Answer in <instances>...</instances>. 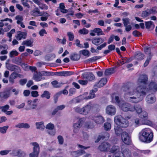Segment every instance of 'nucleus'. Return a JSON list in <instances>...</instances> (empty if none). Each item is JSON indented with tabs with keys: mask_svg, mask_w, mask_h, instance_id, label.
Returning <instances> with one entry per match:
<instances>
[{
	"mask_svg": "<svg viewBox=\"0 0 157 157\" xmlns=\"http://www.w3.org/2000/svg\"><path fill=\"white\" fill-rule=\"evenodd\" d=\"M121 90L126 92V94L129 95L130 97L127 100L133 103H137L141 101L148 91L147 88L145 86H139L136 89L133 84L131 83H128L123 86Z\"/></svg>",
	"mask_w": 157,
	"mask_h": 157,
	"instance_id": "obj_1",
	"label": "nucleus"
},
{
	"mask_svg": "<svg viewBox=\"0 0 157 157\" xmlns=\"http://www.w3.org/2000/svg\"><path fill=\"white\" fill-rule=\"evenodd\" d=\"M153 137L152 131L149 128L142 129L139 133V139L141 141L148 143L151 142Z\"/></svg>",
	"mask_w": 157,
	"mask_h": 157,
	"instance_id": "obj_2",
	"label": "nucleus"
},
{
	"mask_svg": "<svg viewBox=\"0 0 157 157\" xmlns=\"http://www.w3.org/2000/svg\"><path fill=\"white\" fill-rule=\"evenodd\" d=\"M114 120L117 124L123 128H126L129 125L128 121L122 117L121 115L115 117Z\"/></svg>",
	"mask_w": 157,
	"mask_h": 157,
	"instance_id": "obj_3",
	"label": "nucleus"
},
{
	"mask_svg": "<svg viewBox=\"0 0 157 157\" xmlns=\"http://www.w3.org/2000/svg\"><path fill=\"white\" fill-rule=\"evenodd\" d=\"M104 39L102 37H98V38H94L92 40V43L96 46H98L97 48L98 50H100L103 48L105 47L107 45L106 42H104Z\"/></svg>",
	"mask_w": 157,
	"mask_h": 157,
	"instance_id": "obj_4",
	"label": "nucleus"
},
{
	"mask_svg": "<svg viewBox=\"0 0 157 157\" xmlns=\"http://www.w3.org/2000/svg\"><path fill=\"white\" fill-rule=\"evenodd\" d=\"M121 138L122 142L126 144L129 145L132 142L131 137L126 132H123L121 133Z\"/></svg>",
	"mask_w": 157,
	"mask_h": 157,
	"instance_id": "obj_5",
	"label": "nucleus"
},
{
	"mask_svg": "<svg viewBox=\"0 0 157 157\" xmlns=\"http://www.w3.org/2000/svg\"><path fill=\"white\" fill-rule=\"evenodd\" d=\"M111 153L114 154L113 157H122L120 155V147L117 145H114L112 146L109 151ZM121 154V153L120 154Z\"/></svg>",
	"mask_w": 157,
	"mask_h": 157,
	"instance_id": "obj_6",
	"label": "nucleus"
},
{
	"mask_svg": "<svg viewBox=\"0 0 157 157\" xmlns=\"http://www.w3.org/2000/svg\"><path fill=\"white\" fill-rule=\"evenodd\" d=\"M33 146V151L29 154V157H35L37 156L40 152V147L36 142H33L32 143Z\"/></svg>",
	"mask_w": 157,
	"mask_h": 157,
	"instance_id": "obj_7",
	"label": "nucleus"
},
{
	"mask_svg": "<svg viewBox=\"0 0 157 157\" xmlns=\"http://www.w3.org/2000/svg\"><path fill=\"white\" fill-rule=\"evenodd\" d=\"M120 108L122 110L125 112H132L134 109L133 105L127 102L122 103L120 105Z\"/></svg>",
	"mask_w": 157,
	"mask_h": 157,
	"instance_id": "obj_8",
	"label": "nucleus"
},
{
	"mask_svg": "<svg viewBox=\"0 0 157 157\" xmlns=\"http://www.w3.org/2000/svg\"><path fill=\"white\" fill-rule=\"evenodd\" d=\"M83 122L84 121L83 119L82 118H80L78 119L77 122L74 124L73 127L74 128L73 132L74 133H77L78 132L79 129L81 127Z\"/></svg>",
	"mask_w": 157,
	"mask_h": 157,
	"instance_id": "obj_9",
	"label": "nucleus"
},
{
	"mask_svg": "<svg viewBox=\"0 0 157 157\" xmlns=\"http://www.w3.org/2000/svg\"><path fill=\"white\" fill-rule=\"evenodd\" d=\"M116 109L115 106L113 105L108 106L106 109V112L107 114L110 115H114L116 112Z\"/></svg>",
	"mask_w": 157,
	"mask_h": 157,
	"instance_id": "obj_10",
	"label": "nucleus"
},
{
	"mask_svg": "<svg viewBox=\"0 0 157 157\" xmlns=\"http://www.w3.org/2000/svg\"><path fill=\"white\" fill-rule=\"evenodd\" d=\"M110 146V144L108 143L104 142L99 146L98 149L101 151H106L109 149Z\"/></svg>",
	"mask_w": 157,
	"mask_h": 157,
	"instance_id": "obj_11",
	"label": "nucleus"
},
{
	"mask_svg": "<svg viewBox=\"0 0 157 157\" xmlns=\"http://www.w3.org/2000/svg\"><path fill=\"white\" fill-rule=\"evenodd\" d=\"M74 74V72L70 71H63L54 72V75L63 76H70Z\"/></svg>",
	"mask_w": 157,
	"mask_h": 157,
	"instance_id": "obj_12",
	"label": "nucleus"
},
{
	"mask_svg": "<svg viewBox=\"0 0 157 157\" xmlns=\"http://www.w3.org/2000/svg\"><path fill=\"white\" fill-rule=\"evenodd\" d=\"M148 80V77L146 75H140L138 79L139 82L144 85L147 83Z\"/></svg>",
	"mask_w": 157,
	"mask_h": 157,
	"instance_id": "obj_13",
	"label": "nucleus"
},
{
	"mask_svg": "<svg viewBox=\"0 0 157 157\" xmlns=\"http://www.w3.org/2000/svg\"><path fill=\"white\" fill-rule=\"evenodd\" d=\"M94 121L97 124H101L105 121L104 118L101 115L95 116L93 118Z\"/></svg>",
	"mask_w": 157,
	"mask_h": 157,
	"instance_id": "obj_14",
	"label": "nucleus"
},
{
	"mask_svg": "<svg viewBox=\"0 0 157 157\" xmlns=\"http://www.w3.org/2000/svg\"><path fill=\"white\" fill-rule=\"evenodd\" d=\"M7 68L12 71H16L19 72L20 69L18 66L12 64H8L6 66Z\"/></svg>",
	"mask_w": 157,
	"mask_h": 157,
	"instance_id": "obj_15",
	"label": "nucleus"
},
{
	"mask_svg": "<svg viewBox=\"0 0 157 157\" xmlns=\"http://www.w3.org/2000/svg\"><path fill=\"white\" fill-rule=\"evenodd\" d=\"M27 36V32H23L21 31H18L17 35L16 36L17 39L18 40H21V39H25Z\"/></svg>",
	"mask_w": 157,
	"mask_h": 157,
	"instance_id": "obj_16",
	"label": "nucleus"
},
{
	"mask_svg": "<svg viewBox=\"0 0 157 157\" xmlns=\"http://www.w3.org/2000/svg\"><path fill=\"white\" fill-rule=\"evenodd\" d=\"M112 100L113 102L119 104L121 101L117 93H114L111 95Z\"/></svg>",
	"mask_w": 157,
	"mask_h": 157,
	"instance_id": "obj_17",
	"label": "nucleus"
},
{
	"mask_svg": "<svg viewBox=\"0 0 157 157\" xmlns=\"http://www.w3.org/2000/svg\"><path fill=\"white\" fill-rule=\"evenodd\" d=\"M122 153L124 157H131V151L127 148H124L121 147Z\"/></svg>",
	"mask_w": 157,
	"mask_h": 157,
	"instance_id": "obj_18",
	"label": "nucleus"
},
{
	"mask_svg": "<svg viewBox=\"0 0 157 157\" xmlns=\"http://www.w3.org/2000/svg\"><path fill=\"white\" fill-rule=\"evenodd\" d=\"M144 55L140 52H137L134 55L135 59L137 60H141L144 58Z\"/></svg>",
	"mask_w": 157,
	"mask_h": 157,
	"instance_id": "obj_19",
	"label": "nucleus"
},
{
	"mask_svg": "<svg viewBox=\"0 0 157 157\" xmlns=\"http://www.w3.org/2000/svg\"><path fill=\"white\" fill-rule=\"evenodd\" d=\"M85 153V151L82 150H79L71 152V155L74 157H78Z\"/></svg>",
	"mask_w": 157,
	"mask_h": 157,
	"instance_id": "obj_20",
	"label": "nucleus"
},
{
	"mask_svg": "<svg viewBox=\"0 0 157 157\" xmlns=\"http://www.w3.org/2000/svg\"><path fill=\"white\" fill-rule=\"evenodd\" d=\"M33 39L31 38L29 40H27L23 41L21 43V45H26L27 46L32 47L33 45Z\"/></svg>",
	"mask_w": 157,
	"mask_h": 157,
	"instance_id": "obj_21",
	"label": "nucleus"
},
{
	"mask_svg": "<svg viewBox=\"0 0 157 157\" xmlns=\"http://www.w3.org/2000/svg\"><path fill=\"white\" fill-rule=\"evenodd\" d=\"M13 153L15 156L19 155L24 157L25 155V153L21 150H14L13 151Z\"/></svg>",
	"mask_w": 157,
	"mask_h": 157,
	"instance_id": "obj_22",
	"label": "nucleus"
},
{
	"mask_svg": "<svg viewBox=\"0 0 157 157\" xmlns=\"http://www.w3.org/2000/svg\"><path fill=\"white\" fill-rule=\"evenodd\" d=\"M146 100L147 103L151 104L155 102L156 98L154 96L148 95L146 97Z\"/></svg>",
	"mask_w": 157,
	"mask_h": 157,
	"instance_id": "obj_23",
	"label": "nucleus"
},
{
	"mask_svg": "<svg viewBox=\"0 0 157 157\" xmlns=\"http://www.w3.org/2000/svg\"><path fill=\"white\" fill-rule=\"evenodd\" d=\"M107 80L106 78H103L100 80L95 85L98 87H101L103 86L107 82Z\"/></svg>",
	"mask_w": 157,
	"mask_h": 157,
	"instance_id": "obj_24",
	"label": "nucleus"
},
{
	"mask_svg": "<svg viewBox=\"0 0 157 157\" xmlns=\"http://www.w3.org/2000/svg\"><path fill=\"white\" fill-rule=\"evenodd\" d=\"M140 113L139 117L140 118L145 120H147L148 119V114L146 111H142ZM148 121L146 120V122H144V123L145 124H147L148 123Z\"/></svg>",
	"mask_w": 157,
	"mask_h": 157,
	"instance_id": "obj_25",
	"label": "nucleus"
},
{
	"mask_svg": "<svg viewBox=\"0 0 157 157\" xmlns=\"http://www.w3.org/2000/svg\"><path fill=\"white\" fill-rule=\"evenodd\" d=\"M91 108V106L90 103L87 104L84 107H83V115H86L88 114L90 112Z\"/></svg>",
	"mask_w": 157,
	"mask_h": 157,
	"instance_id": "obj_26",
	"label": "nucleus"
},
{
	"mask_svg": "<svg viewBox=\"0 0 157 157\" xmlns=\"http://www.w3.org/2000/svg\"><path fill=\"white\" fill-rule=\"evenodd\" d=\"M33 78L35 81L38 82L40 81L42 79H44V78H42L40 75L39 73L37 72H35L33 73Z\"/></svg>",
	"mask_w": 157,
	"mask_h": 157,
	"instance_id": "obj_27",
	"label": "nucleus"
},
{
	"mask_svg": "<svg viewBox=\"0 0 157 157\" xmlns=\"http://www.w3.org/2000/svg\"><path fill=\"white\" fill-rule=\"evenodd\" d=\"M98 90L97 89L90 91L89 95L85 98L86 99H91L94 98L95 96V93Z\"/></svg>",
	"mask_w": 157,
	"mask_h": 157,
	"instance_id": "obj_28",
	"label": "nucleus"
},
{
	"mask_svg": "<svg viewBox=\"0 0 157 157\" xmlns=\"http://www.w3.org/2000/svg\"><path fill=\"white\" fill-rule=\"evenodd\" d=\"M10 93L9 91H5L0 92V98L7 99L10 96Z\"/></svg>",
	"mask_w": 157,
	"mask_h": 157,
	"instance_id": "obj_29",
	"label": "nucleus"
},
{
	"mask_svg": "<svg viewBox=\"0 0 157 157\" xmlns=\"http://www.w3.org/2000/svg\"><path fill=\"white\" fill-rule=\"evenodd\" d=\"M31 14L32 16L34 17L43 15L41 14L40 11L37 7L35 8L34 10L31 12Z\"/></svg>",
	"mask_w": 157,
	"mask_h": 157,
	"instance_id": "obj_30",
	"label": "nucleus"
},
{
	"mask_svg": "<svg viewBox=\"0 0 157 157\" xmlns=\"http://www.w3.org/2000/svg\"><path fill=\"white\" fill-rule=\"evenodd\" d=\"M134 110L132 111L133 112L135 110L137 112V113H140L142 111V109L141 106L139 104H136L133 106Z\"/></svg>",
	"mask_w": 157,
	"mask_h": 157,
	"instance_id": "obj_31",
	"label": "nucleus"
},
{
	"mask_svg": "<svg viewBox=\"0 0 157 157\" xmlns=\"http://www.w3.org/2000/svg\"><path fill=\"white\" fill-rule=\"evenodd\" d=\"M70 57L71 60L76 61L80 59V56L77 54L74 53L71 54Z\"/></svg>",
	"mask_w": 157,
	"mask_h": 157,
	"instance_id": "obj_32",
	"label": "nucleus"
},
{
	"mask_svg": "<svg viewBox=\"0 0 157 157\" xmlns=\"http://www.w3.org/2000/svg\"><path fill=\"white\" fill-rule=\"evenodd\" d=\"M149 9L143 11L141 14V17L143 18H145L151 14V13L149 12Z\"/></svg>",
	"mask_w": 157,
	"mask_h": 157,
	"instance_id": "obj_33",
	"label": "nucleus"
},
{
	"mask_svg": "<svg viewBox=\"0 0 157 157\" xmlns=\"http://www.w3.org/2000/svg\"><path fill=\"white\" fill-rule=\"evenodd\" d=\"M15 72L12 73L10 75L9 78V82L12 84H13L14 82V79L16 78V75H15Z\"/></svg>",
	"mask_w": 157,
	"mask_h": 157,
	"instance_id": "obj_34",
	"label": "nucleus"
},
{
	"mask_svg": "<svg viewBox=\"0 0 157 157\" xmlns=\"http://www.w3.org/2000/svg\"><path fill=\"white\" fill-rule=\"evenodd\" d=\"M92 31L94 33H97L98 36L104 35L101 29L99 28H94Z\"/></svg>",
	"mask_w": 157,
	"mask_h": 157,
	"instance_id": "obj_35",
	"label": "nucleus"
},
{
	"mask_svg": "<svg viewBox=\"0 0 157 157\" xmlns=\"http://www.w3.org/2000/svg\"><path fill=\"white\" fill-rule=\"evenodd\" d=\"M114 129L116 134L117 135H119L122 131V129L120 128V126L117 124L116 125L114 126Z\"/></svg>",
	"mask_w": 157,
	"mask_h": 157,
	"instance_id": "obj_36",
	"label": "nucleus"
},
{
	"mask_svg": "<svg viewBox=\"0 0 157 157\" xmlns=\"http://www.w3.org/2000/svg\"><path fill=\"white\" fill-rule=\"evenodd\" d=\"M36 125L37 129L43 130L45 128V126L44 125V122L43 121L40 122H36Z\"/></svg>",
	"mask_w": 157,
	"mask_h": 157,
	"instance_id": "obj_37",
	"label": "nucleus"
},
{
	"mask_svg": "<svg viewBox=\"0 0 157 157\" xmlns=\"http://www.w3.org/2000/svg\"><path fill=\"white\" fill-rule=\"evenodd\" d=\"M119 62L118 63L119 65H121L125 63H128L130 61L129 59H127L126 58H123L121 60H119Z\"/></svg>",
	"mask_w": 157,
	"mask_h": 157,
	"instance_id": "obj_38",
	"label": "nucleus"
},
{
	"mask_svg": "<svg viewBox=\"0 0 157 157\" xmlns=\"http://www.w3.org/2000/svg\"><path fill=\"white\" fill-rule=\"evenodd\" d=\"M59 8L60 11L63 13H66L68 11L67 10L65 9V6L63 3H62L59 4Z\"/></svg>",
	"mask_w": 157,
	"mask_h": 157,
	"instance_id": "obj_39",
	"label": "nucleus"
},
{
	"mask_svg": "<svg viewBox=\"0 0 157 157\" xmlns=\"http://www.w3.org/2000/svg\"><path fill=\"white\" fill-rule=\"evenodd\" d=\"M50 94L48 91H44L43 93L41 95V97L45 98L47 99H49L50 98Z\"/></svg>",
	"mask_w": 157,
	"mask_h": 157,
	"instance_id": "obj_40",
	"label": "nucleus"
},
{
	"mask_svg": "<svg viewBox=\"0 0 157 157\" xmlns=\"http://www.w3.org/2000/svg\"><path fill=\"white\" fill-rule=\"evenodd\" d=\"M86 78L89 81H92L94 79L95 76L92 73H89L86 75Z\"/></svg>",
	"mask_w": 157,
	"mask_h": 157,
	"instance_id": "obj_41",
	"label": "nucleus"
},
{
	"mask_svg": "<svg viewBox=\"0 0 157 157\" xmlns=\"http://www.w3.org/2000/svg\"><path fill=\"white\" fill-rule=\"evenodd\" d=\"M144 51L146 54L148 55L149 56H151L152 55L151 54V48L150 47H146L144 48Z\"/></svg>",
	"mask_w": 157,
	"mask_h": 157,
	"instance_id": "obj_42",
	"label": "nucleus"
},
{
	"mask_svg": "<svg viewBox=\"0 0 157 157\" xmlns=\"http://www.w3.org/2000/svg\"><path fill=\"white\" fill-rule=\"evenodd\" d=\"M51 84L54 88H59L60 87V85L59 83L56 80H54L51 82Z\"/></svg>",
	"mask_w": 157,
	"mask_h": 157,
	"instance_id": "obj_43",
	"label": "nucleus"
},
{
	"mask_svg": "<svg viewBox=\"0 0 157 157\" xmlns=\"http://www.w3.org/2000/svg\"><path fill=\"white\" fill-rule=\"evenodd\" d=\"M78 32L81 34L86 35L88 33L89 31L85 28H83L82 29L79 30Z\"/></svg>",
	"mask_w": 157,
	"mask_h": 157,
	"instance_id": "obj_44",
	"label": "nucleus"
},
{
	"mask_svg": "<svg viewBox=\"0 0 157 157\" xmlns=\"http://www.w3.org/2000/svg\"><path fill=\"white\" fill-rule=\"evenodd\" d=\"M75 110L76 112L80 114L83 115V108H81L79 107H76L75 108Z\"/></svg>",
	"mask_w": 157,
	"mask_h": 157,
	"instance_id": "obj_45",
	"label": "nucleus"
},
{
	"mask_svg": "<svg viewBox=\"0 0 157 157\" xmlns=\"http://www.w3.org/2000/svg\"><path fill=\"white\" fill-rule=\"evenodd\" d=\"M67 35L68 37V40L70 41H72L74 38V35L71 32H68L67 33Z\"/></svg>",
	"mask_w": 157,
	"mask_h": 157,
	"instance_id": "obj_46",
	"label": "nucleus"
},
{
	"mask_svg": "<svg viewBox=\"0 0 157 157\" xmlns=\"http://www.w3.org/2000/svg\"><path fill=\"white\" fill-rule=\"evenodd\" d=\"M157 7L154 6L152 7L151 8L149 9V12L151 13V14H155L157 13V11L156 10Z\"/></svg>",
	"mask_w": 157,
	"mask_h": 157,
	"instance_id": "obj_47",
	"label": "nucleus"
},
{
	"mask_svg": "<svg viewBox=\"0 0 157 157\" xmlns=\"http://www.w3.org/2000/svg\"><path fill=\"white\" fill-rule=\"evenodd\" d=\"M8 126H6L2 127H0V132L2 133H5L6 132L8 128Z\"/></svg>",
	"mask_w": 157,
	"mask_h": 157,
	"instance_id": "obj_48",
	"label": "nucleus"
},
{
	"mask_svg": "<svg viewBox=\"0 0 157 157\" xmlns=\"http://www.w3.org/2000/svg\"><path fill=\"white\" fill-rule=\"evenodd\" d=\"M124 26L127 25L128 24L130 23V20L128 18H123L122 19Z\"/></svg>",
	"mask_w": 157,
	"mask_h": 157,
	"instance_id": "obj_49",
	"label": "nucleus"
},
{
	"mask_svg": "<svg viewBox=\"0 0 157 157\" xmlns=\"http://www.w3.org/2000/svg\"><path fill=\"white\" fill-rule=\"evenodd\" d=\"M54 128V125L51 123H48L46 125V129H48L50 130H52Z\"/></svg>",
	"mask_w": 157,
	"mask_h": 157,
	"instance_id": "obj_50",
	"label": "nucleus"
},
{
	"mask_svg": "<svg viewBox=\"0 0 157 157\" xmlns=\"http://www.w3.org/2000/svg\"><path fill=\"white\" fill-rule=\"evenodd\" d=\"M18 54V53L17 51H12L10 52L9 56L10 57L12 58L14 56H17Z\"/></svg>",
	"mask_w": 157,
	"mask_h": 157,
	"instance_id": "obj_51",
	"label": "nucleus"
},
{
	"mask_svg": "<svg viewBox=\"0 0 157 157\" xmlns=\"http://www.w3.org/2000/svg\"><path fill=\"white\" fill-rule=\"evenodd\" d=\"M104 127L106 131H108L110 129L111 125L108 122H106L104 124Z\"/></svg>",
	"mask_w": 157,
	"mask_h": 157,
	"instance_id": "obj_52",
	"label": "nucleus"
},
{
	"mask_svg": "<svg viewBox=\"0 0 157 157\" xmlns=\"http://www.w3.org/2000/svg\"><path fill=\"white\" fill-rule=\"evenodd\" d=\"M113 70L111 68L106 69L105 72V76L109 75L113 73Z\"/></svg>",
	"mask_w": 157,
	"mask_h": 157,
	"instance_id": "obj_53",
	"label": "nucleus"
},
{
	"mask_svg": "<svg viewBox=\"0 0 157 157\" xmlns=\"http://www.w3.org/2000/svg\"><path fill=\"white\" fill-rule=\"evenodd\" d=\"M149 86L151 89H153L155 90H157V84H155L154 82H151Z\"/></svg>",
	"mask_w": 157,
	"mask_h": 157,
	"instance_id": "obj_54",
	"label": "nucleus"
},
{
	"mask_svg": "<svg viewBox=\"0 0 157 157\" xmlns=\"http://www.w3.org/2000/svg\"><path fill=\"white\" fill-rule=\"evenodd\" d=\"M153 22L151 21H146L145 22L146 28L147 29H149L152 25Z\"/></svg>",
	"mask_w": 157,
	"mask_h": 157,
	"instance_id": "obj_55",
	"label": "nucleus"
},
{
	"mask_svg": "<svg viewBox=\"0 0 157 157\" xmlns=\"http://www.w3.org/2000/svg\"><path fill=\"white\" fill-rule=\"evenodd\" d=\"M80 54H82L84 56H89V51L86 50H83L79 52Z\"/></svg>",
	"mask_w": 157,
	"mask_h": 157,
	"instance_id": "obj_56",
	"label": "nucleus"
},
{
	"mask_svg": "<svg viewBox=\"0 0 157 157\" xmlns=\"http://www.w3.org/2000/svg\"><path fill=\"white\" fill-rule=\"evenodd\" d=\"M151 59V56H149L147 58L146 61L144 63V67H147L149 64L150 61Z\"/></svg>",
	"mask_w": 157,
	"mask_h": 157,
	"instance_id": "obj_57",
	"label": "nucleus"
},
{
	"mask_svg": "<svg viewBox=\"0 0 157 157\" xmlns=\"http://www.w3.org/2000/svg\"><path fill=\"white\" fill-rule=\"evenodd\" d=\"M10 108V106L8 105H6L4 106H2V111L3 112L6 113Z\"/></svg>",
	"mask_w": 157,
	"mask_h": 157,
	"instance_id": "obj_58",
	"label": "nucleus"
},
{
	"mask_svg": "<svg viewBox=\"0 0 157 157\" xmlns=\"http://www.w3.org/2000/svg\"><path fill=\"white\" fill-rule=\"evenodd\" d=\"M59 143L60 144H63V139L61 136H59L57 137Z\"/></svg>",
	"mask_w": 157,
	"mask_h": 157,
	"instance_id": "obj_59",
	"label": "nucleus"
},
{
	"mask_svg": "<svg viewBox=\"0 0 157 157\" xmlns=\"http://www.w3.org/2000/svg\"><path fill=\"white\" fill-rule=\"evenodd\" d=\"M132 34L135 37L139 36L141 35V33L137 30H135L133 31Z\"/></svg>",
	"mask_w": 157,
	"mask_h": 157,
	"instance_id": "obj_60",
	"label": "nucleus"
},
{
	"mask_svg": "<svg viewBox=\"0 0 157 157\" xmlns=\"http://www.w3.org/2000/svg\"><path fill=\"white\" fill-rule=\"evenodd\" d=\"M10 151V150H2L0 151V154L1 155H7Z\"/></svg>",
	"mask_w": 157,
	"mask_h": 157,
	"instance_id": "obj_61",
	"label": "nucleus"
},
{
	"mask_svg": "<svg viewBox=\"0 0 157 157\" xmlns=\"http://www.w3.org/2000/svg\"><path fill=\"white\" fill-rule=\"evenodd\" d=\"M76 91L75 89L74 88H71L69 90V95L71 96Z\"/></svg>",
	"mask_w": 157,
	"mask_h": 157,
	"instance_id": "obj_62",
	"label": "nucleus"
},
{
	"mask_svg": "<svg viewBox=\"0 0 157 157\" xmlns=\"http://www.w3.org/2000/svg\"><path fill=\"white\" fill-rule=\"evenodd\" d=\"M27 80L26 78L21 79L19 81V82L20 84L22 85L23 86L25 84V83L27 82Z\"/></svg>",
	"mask_w": 157,
	"mask_h": 157,
	"instance_id": "obj_63",
	"label": "nucleus"
},
{
	"mask_svg": "<svg viewBox=\"0 0 157 157\" xmlns=\"http://www.w3.org/2000/svg\"><path fill=\"white\" fill-rule=\"evenodd\" d=\"M105 138V135H102L98 136V137L97 139L95 141L96 143L98 142L101 139H103Z\"/></svg>",
	"mask_w": 157,
	"mask_h": 157,
	"instance_id": "obj_64",
	"label": "nucleus"
}]
</instances>
